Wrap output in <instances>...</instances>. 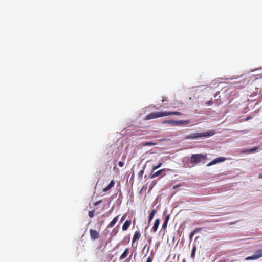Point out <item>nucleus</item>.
<instances>
[{"label":"nucleus","mask_w":262,"mask_h":262,"mask_svg":"<svg viewBox=\"0 0 262 262\" xmlns=\"http://www.w3.org/2000/svg\"><path fill=\"white\" fill-rule=\"evenodd\" d=\"M207 159L206 154H193L190 157V162L192 164H195L199 163L203 160H205Z\"/></svg>","instance_id":"3"},{"label":"nucleus","mask_w":262,"mask_h":262,"mask_svg":"<svg viewBox=\"0 0 262 262\" xmlns=\"http://www.w3.org/2000/svg\"><path fill=\"white\" fill-rule=\"evenodd\" d=\"M143 174H144V170L142 169V170H141L139 171V172L138 173V175L139 177H140V178H142Z\"/></svg>","instance_id":"22"},{"label":"nucleus","mask_w":262,"mask_h":262,"mask_svg":"<svg viewBox=\"0 0 262 262\" xmlns=\"http://www.w3.org/2000/svg\"><path fill=\"white\" fill-rule=\"evenodd\" d=\"M156 211L155 209H154L151 211V212H150L149 216L148 223H150L151 221V220L153 219V217L156 213Z\"/></svg>","instance_id":"17"},{"label":"nucleus","mask_w":262,"mask_h":262,"mask_svg":"<svg viewBox=\"0 0 262 262\" xmlns=\"http://www.w3.org/2000/svg\"><path fill=\"white\" fill-rule=\"evenodd\" d=\"M128 253H129V249L126 248L125 250V251L123 252V253L120 256V258H119L120 260H123L124 258H125L128 255Z\"/></svg>","instance_id":"13"},{"label":"nucleus","mask_w":262,"mask_h":262,"mask_svg":"<svg viewBox=\"0 0 262 262\" xmlns=\"http://www.w3.org/2000/svg\"><path fill=\"white\" fill-rule=\"evenodd\" d=\"M152 258L150 257H148L147 259L146 262H152Z\"/></svg>","instance_id":"33"},{"label":"nucleus","mask_w":262,"mask_h":262,"mask_svg":"<svg viewBox=\"0 0 262 262\" xmlns=\"http://www.w3.org/2000/svg\"><path fill=\"white\" fill-rule=\"evenodd\" d=\"M167 101V98H163L162 100V101L163 102H164V101Z\"/></svg>","instance_id":"34"},{"label":"nucleus","mask_w":262,"mask_h":262,"mask_svg":"<svg viewBox=\"0 0 262 262\" xmlns=\"http://www.w3.org/2000/svg\"><path fill=\"white\" fill-rule=\"evenodd\" d=\"M249 119H250V117L247 118L246 120H248Z\"/></svg>","instance_id":"38"},{"label":"nucleus","mask_w":262,"mask_h":262,"mask_svg":"<svg viewBox=\"0 0 262 262\" xmlns=\"http://www.w3.org/2000/svg\"><path fill=\"white\" fill-rule=\"evenodd\" d=\"M155 145V143L151 142H147L144 143V145L145 146H148V145Z\"/></svg>","instance_id":"24"},{"label":"nucleus","mask_w":262,"mask_h":262,"mask_svg":"<svg viewBox=\"0 0 262 262\" xmlns=\"http://www.w3.org/2000/svg\"><path fill=\"white\" fill-rule=\"evenodd\" d=\"M118 165L120 167H123L124 166V163L122 161H119L118 162Z\"/></svg>","instance_id":"29"},{"label":"nucleus","mask_w":262,"mask_h":262,"mask_svg":"<svg viewBox=\"0 0 262 262\" xmlns=\"http://www.w3.org/2000/svg\"><path fill=\"white\" fill-rule=\"evenodd\" d=\"M163 123L168 124L173 126H178V121H175L173 120H165L163 121Z\"/></svg>","instance_id":"12"},{"label":"nucleus","mask_w":262,"mask_h":262,"mask_svg":"<svg viewBox=\"0 0 262 262\" xmlns=\"http://www.w3.org/2000/svg\"><path fill=\"white\" fill-rule=\"evenodd\" d=\"M214 134V132L213 130L203 133H195L187 135L185 138V139H194L200 137H210L213 135Z\"/></svg>","instance_id":"2"},{"label":"nucleus","mask_w":262,"mask_h":262,"mask_svg":"<svg viewBox=\"0 0 262 262\" xmlns=\"http://www.w3.org/2000/svg\"><path fill=\"white\" fill-rule=\"evenodd\" d=\"M167 226V223H166V222H164V223H163V225H162V228L163 229H165Z\"/></svg>","instance_id":"26"},{"label":"nucleus","mask_w":262,"mask_h":262,"mask_svg":"<svg viewBox=\"0 0 262 262\" xmlns=\"http://www.w3.org/2000/svg\"><path fill=\"white\" fill-rule=\"evenodd\" d=\"M114 170H115L117 172H118V171H119L118 168H116V167H114Z\"/></svg>","instance_id":"36"},{"label":"nucleus","mask_w":262,"mask_h":262,"mask_svg":"<svg viewBox=\"0 0 262 262\" xmlns=\"http://www.w3.org/2000/svg\"><path fill=\"white\" fill-rule=\"evenodd\" d=\"M258 148H259V147H258V146L254 147H253V148H250V149H245V150L242 151V153H244V154H250V153H252V152H254Z\"/></svg>","instance_id":"8"},{"label":"nucleus","mask_w":262,"mask_h":262,"mask_svg":"<svg viewBox=\"0 0 262 262\" xmlns=\"http://www.w3.org/2000/svg\"><path fill=\"white\" fill-rule=\"evenodd\" d=\"M89 216L91 218L93 217L94 216V210L89 211Z\"/></svg>","instance_id":"23"},{"label":"nucleus","mask_w":262,"mask_h":262,"mask_svg":"<svg viewBox=\"0 0 262 262\" xmlns=\"http://www.w3.org/2000/svg\"><path fill=\"white\" fill-rule=\"evenodd\" d=\"M114 184H115V182H114V180H112L110 184H108V185L105 187V188L103 189V192H106L108 190H110V189H111L113 187H114Z\"/></svg>","instance_id":"14"},{"label":"nucleus","mask_w":262,"mask_h":262,"mask_svg":"<svg viewBox=\"0 0 262 262\" xmlns=\"http://www.w3.org/2000/svg\"><path fill=\"white\" fill-rule=\"evenodd\" d=\"M162 163L160 162L157 165L155 166L152 167V170L154 171V170L158 169L162 166Z\"/></svg>","instance_id":"21"},{"label":"nucleus","mask_w":262,"mask_h":262,"mask_svg":"<svg viewBox=\"0 0 262 262\" xmlns=\"http://www.w3.org/2000/svg\"><path fill=\"white\" fill-rule=\"evenodd\" d=\"M160 220L159 219H157L155 222V223H154V225L152 228V231L154 232H156V231L157 230V229L158 228V226L159 225V224H160Z\"/></svg>","instance_id":"11"},{"label":"nucleus","mask_w":262,"mask_h":262,"mask_svg":"<svg viewBox=\"0 0 262 262\" xmlns=\"http://www.w3.org/2000/svg\"><path fill=\"white\" fill-rule=\"evenodd\" d=\"M126 215L125 214H124L122 217V218L121 219L120 221V222H123L124 219L126 218Z\"/></svg>","instance_id":"31"},{"label":"nucleus","mask_w":262,"mask_h":262,"mask_svg":"<svg viewBox=\"0 0 262 262\" xmlns=\"http://www.w3.org/2000/svg\"><path fill=\"white\" fill-rule=\"evenodd\" d=\"M131 224L130 220H126L123 224L122 229L123 231H126L129 228Z\"/></svg>","instance_id":"9"},{"label":"nucleus","mask_w":262,"mask_h":262,"mask_svg":"<svg viewBox=\"0 0 262 262\" xmlns=\"http://www.w3.org/2000/svg\"><path fill=\"white\" fill-rule=\"evenodd\" d=\"M201 228H197V229H195V230H194L192 232L194 233V234H196V233H198V232H199L200 230H201Z\"/></svg>","instance_id":"28"},{"label":"nucleus","mask_w":262,"mask_h":262,"mask_svg":"<svg viewBox=\"0 0 262 262\" xmlns=\"http://www.w3.org/2000/svg\"><path fill=\"white\" fill-rule=\"evenodd\" d=\"M254 255L255 256L256 259L261 257H262V250L260 249V250H258L256 251Z\"/></svg>","instance_id":"16"},{"label":"nucleus","mask_w":262,"mask_h":262,"mask_svg":"<svg viewBox=\"0 0 262 262\" xmlns=\"http://www.w3.org/2000/svg\"><path fill=\"white\" fill-rule=\"evenodd\" d=\"M169 217H170L169 215H167L166 216L164 222H166V223H168V220L169 219Z\"/></svg>","instance_id":"30"},{"label":"nucleus","mask_w":262,"mask_h":262,"mask_svg":"<svg viewBox=\"0 0 262 262\" xmlns=\"http://www.w3.org/2000/svg\"><path fill=\"white\" fill-rule=\"evenodd\" d=\"M249 119H250V117L247 118L246 120H248Z\"/></svg>","instance_id":"37"},{"label":"nucleus","mask_w":262,"mask_h":262,"mask_svg":"<svg viewBox=\"0 0 262 262\" xmlns=\"http://www.w3.org/2000/svg\"><path fill=\"white\" fill-rule=\"evenodd\" d=\"M172 115L180 116L182 115V113L176 111L154 112L146 115L145 117V120H150Z\"/></svg>","instance_id":"1"},{"label":"nucleus","mask_w":262,"mask_h":262,"mask_svg":"<svg viewBox=\"0 0 262 262\" xmlns=\"http://www.w3.org/2000/svg\"><path fill=\"white\" fill-rule=\"evenodd\" d=\"M256 259H257L254 255H253L252 256H248V257H247L245 258V260H246V261L256 260Z\"/></svg>","instance_id":"20"},{"label":"nucleus","mask_w":262,"mask_h":262,"mask_svg":"<svg viewBox=\"0 0 262 262\" xmlns=\"http://www.w3.org/2000/svg\"><path fill=\"white\" fill-rule=\"evenodd\" d=\"M226 158L225 157H219L213 159L210 163L207 164V166H211L214 164L225 161Z\"/></svg>","instance_id":"4"},{"label":"nucleus","mask_w":262,"mask_h":262,"mask_svg":"<svg viewBox=\"0 0 262 262\" xmlns=\"http://www.w3.org/2000/svg\"><path fill=\"white\" fill-rule=\"evenodd\" d=\"M196 250V246L195 245H194L192 248V252L191 254V257L192 259H194V258H195V253Z\"/></svg>","instance_id":"19"},{"label":"nucleus","mask_w":262,"mask_h":262,"mask_svg":"<svg viewBox=\"0 0 262 262\" xmlns=\"http://www.w3.org/2000/svg\"><path fill=\"white\" fill-rule=\"evenodd\" d=\"M205 103L206 105L210 106L212 104L213 102H212V100H209V101H206Z\"/></svg>","instance_id":"25"},{"label":"nucleus","mask_w":262,"mask_h":262,"mask_svg":"<svg viewBox=\"0 0 262 262\" xmlns=\"http://www.w3.org/2000/svg\"><path fill=\"white\" fill-rule=\"evenodd\" d=\"M141 237V234L139 231H136L133 238L132 239V243H134L136 241L139 239Z\"/></svg>","instance_id":"10"},{"label":"nucleus","mask_w":262,"mask_h":262,"mask_svg":"<svg viewBox=\"0 0 262 262\" xmlns=\"http://www.w3.org/2000/svg\"><path fill=\"white\" fill-rule=\"evenodd\" d=\"M102 200H99V201H98L94 203V206H97V205H98V204H99L101 203H102Z\"/></svg>","instance_id":"27"},{"label":"nucleus","mask_w":262,"mask_h":262,"mask_svg":"<svg viewBox=\"0 0 262 262\" xmlns=\"http://www.w3.org/2000/svg\"><path fill=\"white\" fill-rule=\"evenodd\" d=\"M194 234H195L193 232H191V233L190 234V235H189V238L190 239H191L192 238V237Z\"/></svg>","instance_id":"32"},{"label":"nucleus","mask_w":262,"mask_h":262,"mask_svg":"<svg viewBox=\"0 0 262 262\" xmlns=\"http://www.w3.org/2000/svg\"><path fill=\"white\" fill-rule=\"evenodd\" d=\"M118 227H119V226L118 225L117 227H116L115 228H114L113 229V231H112V232L111 233L112 237L114 236L115 235H116L118 233V231H119Z\"/></svg>","instance_id":"18"},{"label":"nucleus","mask_w":262,"mask_h":262,"mask_svg":"<svg viewBox=\"0 0 262 262\" xmlns=\"http://www.w3.org/2000/svg\"><path fill=\"white\" fill-rule=\"evenodd\" d=\"M166 170H167L166 169H160L156 172H155V173H152L150 176V178L151 179H153L154 178H156L157 177H158V176L161 174L164 171H165Z\"/></svg>","instance_id":"7"},{"label":"nucleus","mask_w":262,"mask_h":262,"mask_svg":"<svg viewBox=\"0 0 262 262\" xmlns=\"http://www.w3.org/2000/svg\"><path fill=\"white\" fill-rule=\"evenodd\" d=\"M258 178L259 179H262V173H259V175H258Z\"/></svg>","instance_id":"35"},{"label":"nucleus","mask_w":262,"mask_h":262,"mask_svg":"<svg viewBox=\"0 0 262 262\" xmlns=\"http://www.w3.org/2000/svg\"><path fill=\"white\" fill-rule=\"evenodd\" d=\"M119 215H117L116 217H115L111 222H110V223L107 226V228H111L113 227L115 224L116 223V222L118 221L119 219Z\"/></svg>","instance_id":"6"},{"label":"nucleus","mask_w":262,"mask_h":262,"mask_svg":"<svg viewBox=\"0 0 262 262\" xmlns=\"http://www.w3.org/2000/svg\"><path fill=\"white\" fill-rule=\"evenodd\" d=\"M189 123H190V121L188 120L178 121V126L183 125H187Z\"/></svg>","instance_id":"15"},{"label":"nucleus","mask_w":262,"mask_h":262,"mask_svg":"<svg viewBox=\"0 0 262 262\" xmlns=\"http://www.w3.org/2000/svg\"><path fill=\"white\" fill-rule=\"evenodd\" d=\"M90 235L91 239L93 241H95L99 237V232L94 229H90Z\"/></svg>","instance_id":"5"}]
</instances>
